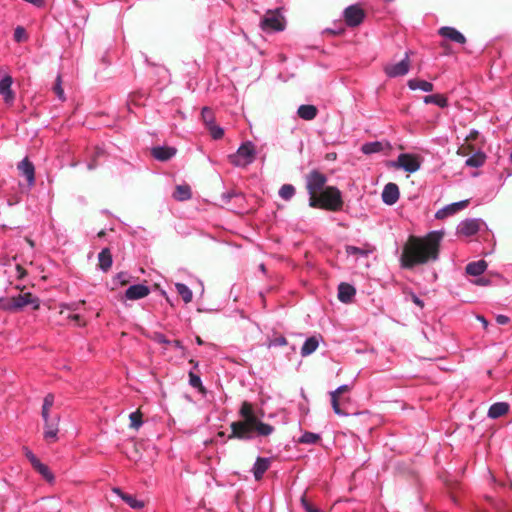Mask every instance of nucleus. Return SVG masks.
I'll return each mask as SVG.
<instances>
[{"label": "nucleus", "instance_id": "obj_6", "mask_svg": "<svg viewBox=\"0 0 512 512\" xmlns=\"http://www.w3.org/2000/svg\"><path fill=\"white\" fill-rule=\"evenodd\" d=\"M282 10V6L273 10H267L261 20V28L266 32L283 31L285 29V18Z\"/></svg>", "mask_w": 512, "mask_h": 512}, {"label": "nucleus", "instance_id": "obj_2", "mask_svg": "<svg viewBox=\"0 0 512 512\" xmlns=\"http://www.w3.org/2000/svg\"><path fill=\"white\" fill-rule=\"evenodd\" d=\"M240 415L242 420L231 423L232 434L229 438L251 440L255 436H269L274 432V427L261 422L254 414L250 403L244 402L241 405Z\"/></svg>", "mask_w": 512, "mask_h": 512}, {"label": "nucleus", "instance_id": "obj_14", "mask_svg": "<svg viewBox=\"0 0 512 512\" xmlns=\"http://www.w3.org/2000/svg\"><path fill=\"white\" fill-rule=\"evenodd\" d=\"M149 294L150 287L145 284L138 283L129 286L125 291L124 297L127 300H139L147 297Z\"/></svg>", "mask_w": 512, "mask_h": 512}, {"label": "nucleus", "instance_id": "obj_59", "mask_svg": "<svg viewBox=\"0 0 512 512\" xmlns=\"http://www.w3.org/2000/svg\"><path fill=\"white\" fill-rule=\"evenodd\" d=\"M69 318L75 322H78L80 320V316L78 314L70 315Z\"/></svg>", "mask_w": 512, "mask_h": 512}, {"label": "nucleus", "instance_id": "obj_31", "mask_svg": "<svg viewBox=\"0 0 512 512\" xmlns=\"http://www.w3.org/2000/svg\"><path fill=\"white\" fill-rule=\"evenodd\" d=\"M425 104H434L440 108L448 107V99L442 94H431L423 97Z\"/></svg>", "mask_w": 512, "mask_h": 512}, {"label": "nucleus", "instance_id": "obj_19", "mask_svg": "<svg viewBox=\"0 0 512 512\" xmlns=\"http://www.w3.org/2000/svg\"><path fill=\"white\" fill-rule=\"evenodd\" d=\"M356 295V288L349 283L341 282L338 285V300L341 303L348 304L351 303Z\"/></svg>", "mask_w": 512, "mask_h": 512}, {"label": "nucleus", "instance_id": "obj_54", "mask_svg": "<svg viewBox=\"0 0 512 512\" xmlns=\"http://www.w3.org/2000/svg\"><path fill=\"white\" fill-rule=\"evenodd\" d=\"M154 340L159 344L170 345L169 339L162 333H155Z\"/></svg>", "mask_w": 512, "mask_h": 512}, {"label": "nucleus", "instance_id": "obj_52", "mask_svg": "<svg viewBox=\"0 0 512 512\" xmlns=\"http://www.w3.org/2000/svg\"><path fill=\"white\" fill-rule=\"evenodd\" d=\"M84 303H85V301L65 303V304H62L61 307H62V309H67L70 311H77L80 308V306L83 305Z\"/></svg>", "mask_w": 512, "mask_h": 512}, {"label": "nucleus", "instance_id": "obj_51", "mask_svg": "<svg viewBox=\"0 0 512 512\" xmlns=\"http://www.w3.org/2000/svg\"><path fill=\"white\" fill-rule=\"evenodd\" d=\"M201 115H202L203 120L208 125H211L213 123L212 113H211V110L208 107H203L202 108Z\"/></svg>", "mask_w": 512, "mask_h": 512}, {"label": "nucleus", "instance_id": "obj_61", "mask_svg": "<svg viewBox=\"0 0 512 512\" xmlns=\"http://www.w3.org/2000/svg\"><path fill=\"white\" fill-rule=\"evenodd\" d=\"M195 342L197 345H200V346L204 344V341L199 336H196Z\"/></svg>", "mask_w": 512, "mask_h": 512}, {"label": "nucleus", "instance_id": "obj_18", "mask_svg": "<svg viewBox=\"0 0 512 512\" xmlns=\"http://www.w3.org/2000/svg\"><path fill=\"white\" fill-rule=\"evenodd\" d=\"M468 205V200H461L458 202H454L446 205L445 207L439 209L435 213L436 219H445L448 216H452L456 214L461 209H464Z\"/></svg>", "mask_w": 512, "mask_h": 512}, {"label": "nucleus", "instance_id": "obj_12", "mask_svg": "<svg viewBox=\"0 0 512 512\" xmlns=\"http://www.w3.org/2000/svg\"><path fill=\"white\" fill-rule=\"evenodd\" d=\"M410 52L406 51L404 58L395 64H389L384 67V72L389 78H396L400 76H404L409 72L410 62H409Z\"/></svg>", "mask_w": 512, "mask_h": 512}, {"label": "nucleus", "instance_id": "obj_24", "mask_svg": "<svg viewBox=\"0 0 512 512\" xmlns=\"http://www.w3.org/2000/svg\"><path fill=\"white\" fill-rule=\"evenodd\" d=\"M407 86L412 91L421 90L426 93L432 92L434 89V85L431 82L416 78L409 79L407 81Z\"/></svg>", "mask_w": 512, "mask_h": 512}, {"label": "nucleus", "instance_id": "obj_32", "mask_svg": "<svg viewBox=\"0 0 512 512\" xmlns=\"http://www.w3.org/2000/svg\"><path fill=\"white\" fill-rule=\"evenodd\" d=\"M267 346L269 348L280 347V346H288L289 350L292 353H294V354L296 353L295 345H289V343L287 342L286 338L283 335H274L273 337L268 338Z\"/></svg>", "mask_w": 512, "mask_h": 512}, {"label": "nucleus", "instance_id": "obj_36", "mask_svg": "<svg viewBox=\"0 0 512 512\" xmlns=\"http://www.w3.org/2000/svg\"><path fill=\"white\" fill-rule=\"evenodd\" d=\"M485 159H486V155L481 151H477L474 154H472L471 156H469L466 159L465 163L469 167L479 168L484 164Z\"/></svg>", "mask_w": 512, "mask_h": 512}, {"label": "nucleus", "instance_id": "obj_25", "mask_svg": "<svg viewBox=\"0 0 512 512\" xmlns=\"http://www.w3.org/2000/svg\"><path fill=\"white\" fill-rule=\"evenodd\" d=\"M318 114V109L314 105L303 104L298 107L297 115L306 121L313 120Z\"/></svg>", "mask_w": 512, "mask_h": 512}, {"label": "nucleus", "instance_id": "obj_50", "mask_svg": "<svg viewBox=\"0 0 512 512\" xmlns=\"http://www.w3.org/2000/svg\"><path fill=\"white\" fill-rule=\"evenodd\" d=\"M54 91H55L57 97L60 100H64L65 99V97H64V90L61 87V78H60V76L57 77L56 83L54 85Z\"/></svg>", "mask_w": 512, "mask_h": 512}, {"label": "nucleus", "instance_id": "obj_55", "mask_svg": "<svg viewBox=\"0 0 512 512\" xmlns=\"http://www.w3.org/2000/svg\"><path fill=\"white\" fill-rule=\"evenodd\" d=\"M193 388L196 395L201 396L203 398L207 397V390L205 386H193Z\"/></svg>", "mask_w": 512, "mask_h": 512}, {"label": "nucleus", "instance_id": "obj_62", "mask_svg": "<svg viewBox=\"0 0 512 512\" xmlns=\"http://www.w3.org/2000/svg\"><path fill=\"white\" fill-rule=\"evenodd\" d=\"M78 165H79V162H78V161H73V162H71L70 167L75 168V167H77Z\"/></svg>", "mask_w": 512, "mask_h": 512}, {"label": "nucleus", "instance_id": "obj_33", "mask_svg": "<svg viewBox=\"0 0 512 512\" xmlns=\"http://www.w3.org/2000/svg\"><path fill=\"white\" fill-rule=\"evenodd\" d=\"M99 267L102 271H107L112 265V255L108 248L102 249L98 254Z\"/></svg>", "mask_w": 512, "mask_h": 512}, {"label": "nucleus", "instance_id": "obj_58", "mask_svg": "<svg viewBox=\"0 0 512 512\" xmlns=\"http://www.w3.org/2000/svg\"><path fill=\"white\" fill-rule=\"evenodd\" d=\"M496 322L500 325H505L509 322V318L505 315H498L496 317Z\"/></svg>", "mask_w": 512, "mask_h": 512}, {"label": "nucleus", "instance_id": "obj_42", "mask_svg": "<svg viewBox=\"0 0 512 512\" xmlns=\"http://www.w3.org/2000/svg\"><path fill=\"white\" fill-rule=\"evenodd\" d=\"M129 419H130V427L135 430H138L143 424L142 414L139 410L132 412L129 415Z\"/></svg>", "mask_w": 512, "mask_h": 512}, {"label": "nucleus", "instance_id": "obj_28", "mask_svg": "<svg viewBox=\"0 0 512 512\" xmlns=\"http://www.w3.org/2000/svg\"><path fill=\"white\" fill-rule=\"evenodd\" d=\"M269 460L267 458H257L256 462L254 463V466H253V475L255 477L256 480H260L264 473L268 470L269 468Z\"/></svg>", "mask_w": 512, "mask_h": 512}, {"label": "nucleus", "instance_id": "obj_46", "mask_svg": "<svg viewBox=\"0 0 512 512\" xmlns=\"http://www.w3.org/2000/svg\"><path fill=\"white\" fill-rule=\"evenodd\" d=\"M309 206L312 208H321L324 209V203L322 197H316L315 195L310 196L309 198Z\"/></svg>", "mask_w": 512, "mask_h": 512}, {"label": "nucleus", "instance_id": "obj_63", "mask_svg": "<svg viewBox=\"0 0 512 512\" xmlns=\"http://www.w3.org/2000/svg\"><path fill=\"white\" fill-rule=\"evenodd\" d=\"M259 269H260L263 273H265V271H266V268H265V265H264V264H260Z\"/></svg>", "mask_w": 512, "mask_h": 512}, {"label": "nucleus", "instance_id": "obj_3", "mask_svg": "<svg viewBox=\"0 0 512 512\" xmlns=\"http://www.w3.org/2000/svg\"><path fill=\"white\" fill-rule=\"evenodd\" d=\"M30 306L32 310L40 308V299L30 292L20 293L11 297H0V310L7 313H18L24 307Z\"/></svg>", "mask_w": 512, "mask_h": 512}, {"label": "nucleus", "instance_id": "obj_48", "mask_svg": "<svg viewBox=\"0 0 512 512\" xmlns=\"http://www.w3.org/2000/svg\"><path fill=\"white\" fill-rule=\"evenodd\" d=\"M302 507L306 512H324L316 507H314L311 503H309L305 497L301 498Z\"/></svg>", "mask_w": 512, "mask_h": 512}, {"label": "nucleus", "instance_id": "obj_8", "mask_svg": "<svg viewBox=\"0 0 512 512\" xmlns=\"http://www.w3.org/2000/svg\"><path fill=\"white\" fill-rule=\"evenodd\" d=\"M389 166L402 169L408 173H415L420 169L421 163L414 154L401 153L396 160L389 162Z\"/></svg>", "mask_w": 512, "mask_h": 512}, {"label": "nucleus", "instance_id": "obj_60", "mask_svg": "<svg viewBox=\"0 0 512 512\" xmlns=\"http://www.w3.org/2000/svg\"><path fill=\"white\" fill-rule=\"evenodd\" d=\"M477 319L480 320L481 323H483V325L485 327L488 325V322L486 321V319L483 316H478Z\"/></svg>", "mask_w": 512, "mask_h": 512}, {"label": "nucleus", "instance_id": "obj_13", "mask_svg": "<svg viewBox=\"0 0 512 512\" xmlns=\"http://www.w3.org/2000/svg\"><path fill=\"white\" fill-rule=\"evenodd\" d=\"M44 420V439L55 442L58 439L60 417L58 414L47 416Z\"/></svg>", "mask_w": 512, "mask_h": 512}, {"label": "nucleus", "instance_id": "obj_43", "mask_svg": "<svg viewBox=\"0 0 512 512\" xmlns=\"http://www.w3.org/2000/svg\"><path fill=\"white\" fill-rule=\"evenodd\" d=\"M13 39L17 43H22L28 40V34L23 26H17L14 29Z\"/></svg>", "mask_w": 512, "mask_h": 512}, {"label": "nucleus", "instance_id": "obj_53", "mask_svg": "<svg viewBox=\"0 0 512 512\" xmlns=\"http://www.w3.org/2000/svg\"><path fill=\"white\" fill-rule=\"evenodd\" d=\"M408 296L415 305H417L420 308L424 307V301L419 296H417L413 291H410L408 293Z\"/></svg>", "mask_w": 512, "mask_h": 512}, {"label": "nucleus", "instance_id": "obj_35", "mask_svg": "<svg viewBox=\"0 0 512 512\" xmlns=\"http://www.w3.org/2000/svg\"><path fill=\"white\" fill-rule=\"evenodd\" d=\"M191 196V189L188 185H177L173 193V198L177 201L189 200Z\"/></svg>", "mask_w": 512, "mask_h": 512}, {"label": "nucleus", "instance_id": "obj_9", "mask_svg": "<svg viewBox=\"0 0 512 512\" xmlns=\"http://www.w3.org/2000/svg\"><path fill=\"white\" fill-rule=\"evenodd\" d=\"M327 177L325 174L314 169L306 176V189L310 196L316 195V193L325 189Z\"/></svg>", "mask_w": 512, "mask_h": 512}, {"label": "nucleus", "instance_id": "obj_4", "mask_svg": "<svg viewBox=\"0 0 512 512\" xmlns=\"http://www.w3.org/2000/svg\"><path fill=\"white\" fill-rule=\"evenodd\" d=\"M352 386H338L330 392V400L333 411L339 416H349L355 414L353 401L350 395Z\"/></svg>", "mask_w": 512, "mask_h": 512}, {"label": "nucleus", "instance_id": "obj_26", "mask_svg": "<svg viewBox=\"0 0 512 512\" xmlns=\"http://www.w3.org/2000/svg\"><path fill=\"white\" fill-rule=\"evenodd\" d=\"M487 262L485 260H478L467 264L465 271L471 276H480L487 269Z\"/></svg>", "mask_w": 512, "mask_h": 512}, {"label": "nucleus", "instance_id": "obj_40", "mask_svg": "<svg viewBox=\"0 0 512 512\" xmlns=\"http://www.w3.org/2000/svg\"><path fill=\"white\" fill-rule=\"evenodd\" d=\"M321 439L317 433L305 431L299 438L298 442L301 444H316Z\"/></svg>", "mask_w": 512, "mask_h": 512}, {"label": "nucleus", "instance_id": "obj_41", "mask_svg": "<svg viewBox=\"0 0 512 512\" xmlns=\"http://www.w3.org/2000/svg\"><path fill=\"white\" fill-rule=\"evenodd\" d=\"M295 192H296L295 187L293 185L284 184L279 189L278 194L283 200L289 201L293 198V196L295 195Z\"/></svg>", "mask_w": 512, "mask_h": 512}, {"label": "nucleus", "instance_id": "obj_27", "mask_svg": "<svg viewBox=\"0 0 512 512\" xmlns=\"http://www.w3.org/2000/svg\"><path fill=\"white\" fill-rule=\"evenodd\" d=\"M509 411V405L506 402H496L492 404L488 410V417L491 419H497L505 415Z\"/></svg>", "mask_w": 512, "mask_h": 512}, {"label": "nucleus", "instance_id": "obj_29", "mask_svg": "<svg viewBox=\"0 0 512 512\" xmlns=\"http://www.w3.org/2000/svg\"><path fill=\"white\" fill-rule=\"evenodd\" d=\"M373 248L366 244L364 247H357L353 245H346L345 246V252L347 255H358L360 257H368L372 252Z\"/></svg>", "mask_w": 512, "mask_h": 512}, {"label": "nucleus", "instance_id": "obj_5", "mask_svg": "<svg viewBox=\"0 0 512 512\" xmlns=\"http://www.w3.org/2000/svg\"><path fill=\"white\" fill-rule=\"evenodd\" d=\"M256 147L252 141L242 143L237 151L228 156L230 163L235 167L244 168L252 164L256 158Z\"/></svg>", "mask_w": 512, "mask_h": 512}, {"label": "nucleus", "instance_id": "obj_34", "mask_svg": "<svg viewBox=\"0 0 512 512\" xmlns=\"http://www.w3.org/2000/svg\"><path fill=\"white\" fill-rule=\"evenodd\" d=\"M384 145L381 141L366 142L361 146V152L365 155H371L383 151Z\"/></svg>", "mask_w": 512, "mask_h": 512}, {"label": "nucleus", "instance_id": "obj_37", "mask_svg": "<svg viewBox=\"0 0 512 512\" xmlns=\"http://www.w3.org/2000/svg\"><path fill=\"white\" fill-rule=\"evenodd\" d=\"M175 289L185 303H190L193 298L192 290L184 283H175Z\"/></svg>", "mask_w": 512, "mask_h": 512}, {"label": "nucleus", "instance_id": "obj_21", "mask_svg": "<svg viewBox=\"0 0 512 512\" xmlns=\"http://www.w3.org/2000/svg\"><path fill=\"white\" fill-rule=\"evenodd\" d=\"M112 491L132 509L139 510L145 506L144 501L137 499L134 495L124 493L120 488H113Z\"/></svg>", "mask_w": 512, "mask_h": 512}, {"label": "nucleus", "instance_id": "obj_15", "mask_svg": "<svg viewBox=\"0 0 512 512\" xmlns=\"http://www.w3.org/2000/svg\"><path fill=\"white\" fill-rule=\"evenodd\" d=\"M381 197L384 204L389 206L394 205L400 197L398 185L392 182L387 183L383 188Z\"/></svg>", "mask_w": 512, "mask_h": 512}, {"label": "nucleus", "instance_id": "obj_64", "mask_svg": "<svg viewBox=\"0 0 512 512\" xmlns=\"http://www.w3.org/2000/svg\"><path fill=\"white\" fill-rule=\"evenodd\" d=\"M125 276H126V273H123V272H120V273L117 274V277L120 278V279L125 277Z\"/></svg>", "mask_w": 512, "mask_h": 512}, {"label": "nucleus", "instance_id": "obj_10", "mask_svg": "<svg viewBox=\"0 0 512 512\" xmlns=\"http://www.w3.org/2000/svg\"><path fill=\"white\" fill-rule=\"evenodd\" d=\"M483 227L487 228V224L480 218L465 219L458 224L457 233L464 236H472Z\"/></svg>", "mask_w": 512, "mask_h": 512}, {"label": "nucleus", "instance_id": "obj_20", "mask_svg": "<svg viewBox=\"0 0 512 512\" xmlns=\"http://www.w3.org/2000/svg\"><path fill=\"white\" fill-rule=\"evenodd\" d=\"M439 35L458 44H465L466 37L457 29L450 26H443L438 31Z\"/></svg>", "mask_w": 512, "mask_h": 512}, {"label": "nucleus", "instance_id": "obj_56", "mask_svg": "<svg viewBox=\"0 0 512 512\" xmlns=\"http://www.w3.org/2000/svg\"><path fill=\"white\" fill-rule=\"evenodd\" d=\"M170 345H172L175 349L179 350L182 354H184L185 347L180 340H172L170 341Z\"/></svg>", "mask_w": 512, "mask_h": 512}, {"label": "nucleus", "instance_id": "obj_44", "mask_svg": "<svg viewBox=\"0 0 512 512\" xmlns=\"http://www.w3.org/2000/svg\"><path fill=\"white\" fill-rule=\"evenodd\" d=\"M209 131L211 134V137L215 140L221 139L224 135V130L222 127L217 126L215 124L209 125Z\"/></svg>", "mask_w": 512, "mask_h": 512}, {"label": "nucleus", "instance_id": "obj_47", "mask_svg": "<svg viewBox=\"0 0 512 512\" xmlns=\"http://www.w3.org/2000/svg\"><path fill=\"white\" fill-rule=\"evenodd\" d=\"M345 29L344 27L342 26L341 23L339 24H336L335 27L331 28H326L323 33H330L332 35H341L342 33H344Z\"/></svg>", "mask_w": 512, "mask_h": 512}, {"label": "nucleus", "instance_id": "obj_16", "mask_svg": "<svg viewBox=\"0 0 512 512\" xmlns=\"http://www.w3.org/2000/svg\"><path fill=\"white\" fill-rule=\"evenodd\" d=\"M17 168L22 176H24L27 180L28 187L31 188L35 184V167L28 158L22 159Z\"/></svg>", "mask_w": 512, "mask_h": 512}, {"label": "nucleus", "instance_id": "obj_57", "mask_svg": "<svg viewBox=\"0 0 512 512\" xmlns=\"http://www.w3.org/2000/svg\"><path fill=\"white\" fill-rule=\"evenodd\" d=\"M189 376H190L189 384H202V380H201L200 376L193 374L192 372H190Z\"/></svg>", "mask_w": 512, "mask_h": 512}, {"label": "nucleus", "instance_id": "obj_49", "mask_svg": "<svg viewBox=\"0 0 512 512\" xmlns=\"http://www.w3.org/2000/svg\"><path fill=\"white\" fill-rule=\"evenodd\" d=\"M24 453H25L26 458L31 463L32 467H34L40 461L29 448L25 447Z\"/></svg>", "mask_w": 512, "mask_h": 512}, {"label": "nucleus", "instance_id": "obj_11", "mask_svg": "<svg viewBox=\"0 0 512 512\" xmlns=\"http://www.w3.org/2000/svg\"><path fill=\"white\" fill-rule=\"evenodd\" d=\"M343 17L347 26L357 27L363 22L365 12L358 4H352L344 9Z\"/></svg>", "mask_w": 512, "mask_h": 512}, {"label": "nucleus", "instance_id": "obj_7", "mask_svg": "<svg viewBox=\"0 0 512 512\" xmlns=\"http://www.w3.org/2000/svg\"><path fill=\"white\" fill-rule=\"evenodd\" d=\"M322 198L325 210L337 212L343 207L342 192L336 186H326Z\"/></svg>", "mask_w": 512, "mask_h": 512}, {"label": "nucleus", "instance_id": "obj_39", "mask_svg": "<svg viewBox=\"0 0 512 512\" xmlns=\"http://www.w3.org/2000/svg\"><path fill=\"white\" fill-rule=\"evenodd\" d=\"M55 402V396L53 394H47L44 397L42 410H41V416L42 418H46L47 416L51 415V409Z\"/></svg>", "mask_w": 512, "mask_h": 512}, {"label": "nucleus", "instance_id": "obj_22", "mask_svg": "<svg viewBox=\"0 0 512 512\" xmlns=\"http://www.w3.org/2000/svg\"><path fill=\"white\" fill-rule=\"evenodd\" d=\"M13 79L11 76L6 75L0 80V95L6 103H11L14 100V92L11 89Z\"/></svg>", "mask_w": 512, "mask_h": 512}, {"label": "nucleus", "instance_id": "obj_23", "mask_svg": "<svg viewBox=\"0 0 512 512\" xmlns=\"http://www.w3.org/2000/svg\"><path fill=\"white\" fill-rule=\"evenodd\" d=\"M106 151L103 145H96L93 150L89 153V161L87 162V169L92 171L98 167L97 160L105 156Z\"/></svg>", "mask_w": 512, "mask_h": 512}, {"label": "nucleus", "instance_id": "obj_1", "mask_svg": "<svg viewBox=\"0 0 512 512\" xmlns=\"http://www.w3.org/2000/svg\"><path fill=\"white\" fill-rule=\"evenodd\" d=\"M441 231H431L423 239L412 237L404 246L400 255V266L403 269H413L417 265L436 261L439 256V245L442 240Z\"/></svg>", "mask_w": 512, "mask_h": 512}, {"label": "nucleus", "instance_id": "obj_38", "mask_svg": "<svg viewBox=\"0 0 512 512\" xmlns=\"http://www.w3.org/2000/svg\"><path fill=\"white\" fill-rule=\"evenodd\" d=\"M47 482L53 483L55 480L54 474L51 472L49 467L45 464H43L41 461H39L34 467H33Z\"/></svg>", "mask_w": 512, "mask_h": 512}, {"label": "nucleus", "instance_id": "obj_30", "mask_svg": "<svg viewBox=\"0 0 512 512\" xmlns=\"http://www.w3.org/2000/svg\"><path fill=\"white\" fill-rule=\"evenodd\" d=\"M319 346V339L316 336L307 338L301 347V355L303 357L309 356L317 350Z\"/></svg>", "mask_w": 512, "mask_h": 512}, {"label": "nucleus", "instance_id": "obj_45", "mask_svg": "<svg viewBox=\"0 0 512 512\" xmlns=\"http://www.w3.org/2000/svg\"><path fill=\"white\" fill-rule=\"evenodd\" d=\"M235 197H239V198H242V194L241 193H238L234 190L232 191H227V192H224L222 195H221V198H222V201L224 203H229L233 198Z\"/></svg>", "mask_w": 512, "mask_h": 512}, {"label": "nucleus", "instance_id": "obj_17", "mask_svg": "<svg viewBox=\"0 0 512 512\" xmlns=\"http://www.w3.org/2000/svg\"><path fill=\"white\" fill-rule=\"evenodd\" d=\"M177 153V149L172 146H155L151 149V155L158 161L166 162L172 159Z\"/></svg>", "mask_w": 512, "mask_h": 512}]
</instances>
